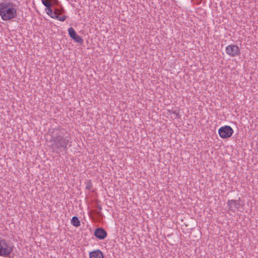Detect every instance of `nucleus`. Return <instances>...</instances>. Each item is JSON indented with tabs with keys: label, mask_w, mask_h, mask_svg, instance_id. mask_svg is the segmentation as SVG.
Instances as JSON below:
<instances>
[{
	"label": "nucleus",
	"mask_w": 258,
	"mask_h": 258,
	"mask_svg": "<svg viewBox=\"0 0 258 258\" xmlns=\"http://www.w3.org/2000/svg\"><path fill=\"white\" fill-rule=\"evenodd\" d=\"M65 131L60 128H55L51 134L50 147L56 152L66 151L69 143V137L64 136Z\"/></svg>",
	"instance_id": "nucleus-1"
},
{
	"label": "nucleus",
	"mask_w": 258,
	"mask_h": 258,
	"mask_svg": "<svg viewBox=\"0 0 258 258\" xmlns=\"http://www.w3.org/2000/svg\"><path fill=\"white\" fill-rule=\"evenodd\" d=\"M15 4L7 2L0 4V16L4 21H9L16 17L17 9Z\"/></svg>",
	"instance_id": "nucleus-2"
},
{
	"label": "nucleus",
	"mask_w": 258,
	"mask_h": 258,
	"mask_svg": "<svg viewBox=\"0 0 258 258\" xmlns=\"http://www.w3.org/2000/svg\"><path fill=\"white\" fill-rule=\"evenodd\" d=\"M13 250V247L5 239H0V256L9 257Z\"/></svg>",
	"instance_id": "nucleus-3"
},
{
	"label": "nucleus",
	"mask_w": 258,
	"mask_h": 258,
	"mask_svg": "<svg viewBox=\"0 0 258 258\" xmlns=\"http://www.w3.org/2000/svg\"><path fill=\"white\" fill-rule=\"evenodd\" d=\"M220 137L223 139L230 137L233 133V129L229 125L221 127L218 131Z\"/></svg>",
	"instance_id": "nucleus-4"
},
{
	"label": "nucleus",
	"mask_w": 258,
	"mask_h": 258,
	"mask_svg": "<svg viewBox=\"0 0 258 258\" xmlns=\"http://www.w3.org/2000/svg\"><path fill=\"white\" fill-rule=\"evenodd\" d=\"M226 53L231 57H234L240 54V49L236 45L231 44L228 45L225 49Z\"/></svg>",
	"instance_id": "nucleus-5"
},
{
	"label": "nucleus",
	"mask_w": 258,
	"mask_h": 258,
	"mask_svg": "<svg viewBox=\"0 0 258 258\" xmlns=\"http://www.w3.org/2000/svg\"><path fill=\"white\" fill-rule=\"evenodd\" d=\"M227 206L230 211L232 212H235L240 207V201L235 200H228L227 202Z\"/></svg>",
	"instance_id": "nucleus-6"
},
{
	"label": "nucleus",
	"mask_w": 258,
	"mask_h": 258,
	"mask_svg": "<svg viewBox=\"0 0 258 258\" xmlns=\"http://www.w3.org/2000/svg\"><path fill=\"white\" fill-rule=\"evenodd\" d=\"M68 32L70 37L73 39L76 42L79 43H82L83 39L82 38L77 34L73 28L70 27L68 29Z\"/></svg>",
	"instance_id": "nucleus-7"
},
{
	"label": "nucleus",
	"mask_w": 258,
	"mask_h": 258,
	"mask_svg": "<svg viewBox=\"0 0 258 258\" xmlns=\"http://www.w3.org/2000/svg\"><path fill=\"white\" fill-rule=\"evenodd\" d=\"M94 235L99 239H104L107 236V232L104 229L99 228L95 230Z\"/></svg>",
	"instance_id": "nucleus-8"
},
{
	"label": "nucleus",
	"mask_w": 258,
	"mask_h": 258,
	"mask_svg": "<svg viewBox=\"0 0 258 258\" xmlns=\"http://www.w3.org/2000/svg\"><path fill=\"white\" fill-rule=\"evenodd\" d=\"M90 258H104L102 252L98 249L89 253Z\"/></svg>",
	"instance_id": "nucleus-9"
},
{
	"label": "nucleus",
	"mask_w": 258,
	"mask_h": 258,
	"mask_svg": "<svg viewBox=\"0 0 258 258\" xmlns=\"http://www.w3.org/2000/svg\"><path fill=\"white\" fill-rule=\"evenodd\" d=\"M168 112L171 117L173 119H179L180 118V115L179 114V111L178 109L169 110Z\"/></svg>",
	"instance_id": "nucleus-10"
},
{
	"label": "nucleus",
	"mask_w": 258,
	"mask_h": 258,
	"mask_svg": "<svg viewBox=\"0 0 258 258\" xmlns=\"http://www.w3.org/2000/svg\"><path fill=\"white\" fill-rule=\"evenodd\" d=\"M71 224L75 227H79L81 224L78 218L76 216H74L72 218L71 220Z\"/></svg>",
	"instance_id": "nucleus-11"
},
{
	"label": "nucleus",
	"mask_w": 258,
	"mask_h": 258,
	"mask_svg": "<svg viewBox=\"0 0 258 258\" xmlns=\"http://www.w3.org/2000/svg\"><path fill=\"white\" fill-rule=\"evenodd\" d=\"M42 4L46 7V9L51 7V4L47 0H42Z\"/></svg>",
	"instance_id": "nucleus-12"
},
{
	"label": "nucleus",
	"mask_w": 258,
	"mask_h": 258,
	"mask_svg": "<svg viewBox=\"0 0 258 258\" xmlns=\"http://www.w3.org/2000/svg\"><path fill=\"white\" fill-rule=\"evenodd\" d=\"M46 10H47V14L51 17V16H52L53 13L51 7H49V8L46 9Z\"/></svg>",
	"instance_id": "nucleus-13"
},
{
	"label": "nucleus",
	"mask_w": 258,
	"mask_h": 258,
	"mask_svg": "<svg viewBox=\"0 0 258 258\" xmlns=\"http://www.w3.org/2000/svg\"><path fill=\"white\" fill-rule=\"evenodd\" d=\"M66 18H67V16L65 15H63L61 17L58 16V18L57 20L61 22H63L66 20Z\"/></svg>",
	"instance_id": "nucleus-14"
},
{
	"label": "nucleus",
	"mask_w": 258,
	"mask_h": 258,
	"mask_svg": "<svg viewBox=\"0 0 258 258\" xmlns=\"http://www.w3.org/2000/svg\"><path fill=\"white\" fill-rule=\"evenodd\" d=\"M51 17L52 18H54V19H58V14L56 12H54L53 13V15L52 16H51Z\"/></svg>",
	"instance_id": "nucleus-15"
},
{
	"label": "nucleus",
	"mask_w": 258,
	"mask_h": 258,
	"mask_svg": "<svg viewBox=\"0 0 258 258\" xmlns=\"http://www.w3.org/2000/svg\"><path fill=\"white\" fill-rule=\"evenodd\" d=\"M91 186H92L91 184V183H89V184H88L87 185L86 187H87V188H88V189H90V188H91Z\"/></svg>",
	"instance_id": "nucleus-16"
}]
</instances>
